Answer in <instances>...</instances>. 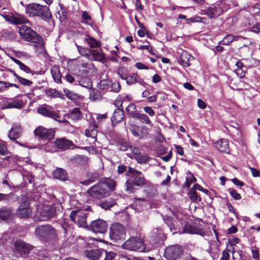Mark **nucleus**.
<instances>
[{"instance_id":"1","label":"nucleus","mask_w":260,"mask_h":260,"mask_svg":"<svg viewBox=\"0 0 260 260\" xmlns=\"http://www.w3.org/2000/svg\"><path fill=\"white\" fill-rule=\"evenodd\" d=\"M125 175L128 177L125 183V190L129 193H135L140 188L147 184V180L142 173L130 166H128Z\"/></svg>"},{"instance_id":"2","label":"nucleus","mask_w":260,"mask_h":260,"mask_svg":"<svg viewBox=\"0 0 260 260\" xmlns=\"http://www.w3.org/2000/svg\"><path fill=\"white\" fill-rule=\"evenodd\" d=\"M25 13L29 17H36L49 22L52 18V15L49 8L46 5L38 3H30L25 7Z\"/></svg>"},{"instance_id":"3","label":"nucleus","mask_w":260,"mask_h":260,"mask_svg":"<svg viewBox=\"0 0 260 260\" xmlns=\"http://www.w3.org/2000/svg\"><path fill=\"white\" fill-rule=\"evenodd\" d=\"M19 34L23 40L32 43L35 47L41 48L45 45L43 37L30 27L21 25L19 29Z\"/></svg>"},{"instance_id":"4","label":"nucleus","mask_w":260,"mask_h":260,"mask_svg":"<svg viewBox=\"0 0 260 260\" xmlns=\"http://www.w3.org/2000/svg\"><path fill=\"white\" fill-rule=\"evenodd\" d=\"M36 238L43 242H50L58 239V235L55 228L49 224L37 226L35 230Z\"/></svg>"},{"instance_id":"5","label":"nucleus","mask_w":260,"mask_h":260,"mask_svg":"<svg viewBox=\"0 0 260 260\" xmlns=\"http://www.w3.org/2000/svg\"><path fill=\"white\" fill-rule=\"evenodd\" d=\"M91 208L90 206L84 209H78L73 210L70 215L71 221L74 223L77 224L80 228H88L86 221L87 216L88 213L86 212L87 211H91Z\"/></svg>"},{"instance_id":"6","label":"nucleus","mask_w":260,"mask_h":260,"mask_svg":"<svg viewBox=\"0 0 260 260\" xmlns=\"http://www.w3.org/2000/svg\"><path fill=\"white\" fill-rule=\"evenodd\" d=\"M86 193L93 200H101L108 196L110 194L108 189L103 182H99L88 188Z\"/></svg>"},{"instance_id":"7","label":"nucleus","mask_w":260,"mask_h":260,"mask_svg":"<svg viewBox=\"0 0 260 260\" xmlns=\"http://www.w3.org/2000/svg\"><path fill=\"white\" fill-rule=\"evenodd\" d=\"M109 233L110 239L117 242L125 239L126 230L122 224L115 222L111 225Z\"/></svg>"},{"instance_id":"8","label":"nucleus","mask_w":260,"mask_h":260,"mask_svg":"<svg viewBox=\"0 0 260 260\" xmlns=\"http://www.w3.org/2000/svg\"><path fill=\"white\" fill-rule=\"evenodd\" d=\"M183 254V249L180 245H173L167 247L164 256L168 260L180 259Z\"/></svg>"},{"instance_id":"9","label":"nucleus","mask_w":260,"mask_h":260,"mask_svg":"<svg viewBox=\"0 0 260 260\" xmlns=\"http://www.w3.org/2000/svg\"><path fill=\"white\" fill-rule=\"evenodd\" d=\"M32 246L21 239L16 240L14 243L13 251L16 254L20 256L25 257L28 255L30 250L32 249Z\"/></svg>"},{"instance_id":"10","label":"nucleus","mask_w":260,"mask_h":260,"mask_svg":"<svg viewBox=\"0 0 260 260\" xmlns=\"http://www.w3.org/2000/svg\"><path fill=\"white\" fill-rule=\"evenodd\" d=\"M143 241L139 238L131 237L125 241L122 244V248L131 251L143 250Z\"/></svg>"},{"instance_id":"11","label":"nucleus","mask_w":260,"mask_h":260,"mask_svg":"<svg viewBox=\"0 0 260 260\" xmlns=\"http://www.w3.org/2000/svg\"><path fill=\"white\" fill-rule=\"evenodd\" d=\"M34 134L40 139L49 141L54 138L55 130L54 128H47L40 125L35 129Z\"/></svg>"},{"instance_id":"12","label":"nucleus","mask_w":260,"mask_h":260,"mask_svg":"<svg viewBox=\"0 0 260 260\" xmlns=\"http://www.w3.org/2000/svg\"><path fill=\"white\" fill-rule=\"evenodd\" d=\"M16 215L20 219H27L31 216L32 210L30 207V203L28 201H24L18 207L16 211Z\"/></svg>"},{"instance_id":"13","label":"nucleus","mask_w":260,"mask_h":260,"mask_svg":"<svg viewBox=\"0 0 260 260\" xmlns=\"http://www.w3.org/2000/svg\"><path fill=\"white\" fill-rule=\"evenodd\" d=\"M87 229L95 233L104 234L108 230V224L106 221L99 218L92 221Z\"/></svg>"},{"instance_id":"14","label":"nucleus","mask_w":260,"mask_h":260,"mask_svg":"<svg viewBox=\"0 0 260 260\" xmlns=\"http://www.w3.org/2000/svg\"><path fill=\"white\" fill-rule=\"evenodd\" d=\"M37 112L43 116L53 120H58V118H59V114L52 110L51 106L45 104L38 107Z\"/></svg>"},{"instance_id":"15","label":"nucleus","mask_w":260,"mask_h":260,"mask_svg":"<svg viewBox=\"0 0 260 260\" xmlns=\"http://www.w3.org/2000/svg\"><path fill=\"white\" fill-rule=\"evenodd\" d=\"M130 131L135 137L141 139L149 134V129L146 125L134 124L131 126Z\"/></svg>"},{"instance_id":"16","label":"nucleus","mask_w":260,"mask_h":260,"mask_svg":"<svg viewBox=\"0 0 260 260\" xmlns=\"http://www.w3.org/2000/svg\"><path fill=\"white\" fill-rule=\"evenodd\" d=\"M53 144L57 150L65 151L69 149L71 147L74 145L73 142L66 139L65 137L56 138L55 141L51 143Z\"/></svg>"},{"instance_id":"17","label":"nucleus","mask_w":260,"mask_h":260,"mask_svg":"<svg viewBox=\"0 0 260 260\" xmlns=\"http://www.w3.org/2000/svg\"><path fill=\"white\" fill-rule=\"evenodd\" d=\"M215 147L219 151L226 154L230 153L229 147V140L226 139H222L214 143Z\"/></svg>"},{"instance_id":"18","label":"nucleus","mask_w":260,"mask_h":260,"mask_svg":"<svg viewBox=\"0 0 260 260\" xmlns=\"http://www.w3.org/2000/svg\"><path fill=\"white\" fill-rule=\"evenodd\" d=\"M11 102H4L3 106L4 109L16 108L21 109L24 106L22 100L14 99H9Z\"/></svg>"},{"instance_id":"19","label":"nucleus","mask_w":260,"mask_h":260,"mask_svg":"<svg viewBox=\"0 0 260 260\" xmlns=\"http://www.w3.org/2000/svg\"><path fill=\"white\" fill-rule=\"evenodd\" d=\"M204 13L210 18H215L220 16L223 12L221 7L219 6H215L214 7H209L205 9Z\"/></svg>"},{"instance_id":"20","label":"nucleus","mask_w":260,"mask_h":260,"mask_svg":"<svg viewBox=\"0 0 260 260\" xmlns=\"http://www.w3.org/2000/svg\"><path fill=\"white\" fill-rule=\"evenodd\" d=\"M52 176L54 179L65 181L69 180L67 172L61 168H56L52 172Z\"/></svg>"},{"instance_id":"21","label":"nucleus","mask_w":260,"mask_h":260,"mask_svg":"<svg viewBox=\"0 0 260 260\" xmlns=\"http://www.w3.org/2000/svg\"><path fill=\"white\" fill-rule=\"evenodd\" d=\"M56 215V210L54 207L47 206L41 212V216L44 220H47L53 218Z\"/></svg>"},{"instance_id":"22","label":"nucleus","mask_w":260,"mask_h":260,"mask_svg":"<svg viewBox=\"0 0 260 260\" xmlns=\"http://www.w3.org/2000/svg\"><path fill=\"white\" fill-rule=\"evenodd\" d=\"M182 233L189 234L203 235L204 233V232L202 228L197 227L187 223L185 224L183 229Z\"/></svg>"},{"instance_id":"23","label":"nucleus","mask_w":260,"mask_h":260,"mask_svg":"<svg viewBox=\"0 0 260 260\" xmlns=\"http://www.w3.org/2000/svg\"><path fill=\"white\" fill-rule=\"evenodd\" d=\"M103 249H93L85 251V256L91 260H99L100 257L104 254Z\"/></svg>"},{"instance_id":"24","label":"nucleus","mask_w":260,"mask_h":260,"mask_svg":"<svg viewBox=\"0 0 260 260\" xmlns=\"http://www.w3.org/2000/svg\"><path fill=\"white\" fill-rule=\"evenodd\" d=\"M124 118V112L123 109H116L111 117V122L113 125H115L119 122H121Z\"/></svg>"},{"instance_id":"25","label":"nucleus","mask_w":260,"mask_h":260,"mask_svg":"<svg viewBox=\"0 0 260 260\" xmlns=\"http://www.w3.org/2000/svg\"><path fill=\"white\" fill-rule=\"evenodd\" d=\"M193 57L186 51L183 52L179 57V62L185 67H189L190 65V61L193 59Z\"/></svg>"},{"instance_id":"26","label":"nucleus","mask_w":260,"mask_h":260,"mask_svg":"<svg viewBox=\"0 0 260 260\" xmlns=\"http://www.w3.org/2000/svg\"><path fill=\"white\" fill-rule=\"evenodd\" d=\"M45 94L47 96L51 98H60L64 100V95L55 88H50L45 90Z\"/></svg>"},{"instance_id":"27","label":"nucleus","mask_w":260,"mask_h":260,"mask_svg":"<svg viewBox=\"0 0 260 260\" xmlns=\"http://www.w3.org/2000/svg\"><path fill=\"white\" fill-rule=\"evenodd\" d=\"M51 74L55 82L61 83V74L58 67L54 66L51 69Z\"/></svg>"},{"instance_id":"28","label":"nucleus","mask_w":260,"mask_h":260,"mask_svg":"<svg viewBox=\"0 0 260 260\" xmlns=\"http://www.w3.org/2000/svg\"><path fill=\"white\" fill-rule=\"evenodd\" d=\"M22 134V128L20 126H16L11 128L9 133V137L12 140H15L19 138Z\"/></svg>"},{"instance_id":"29","label":"nucleus","mask_w":260,"mask_h":260,"mask_svg":"<svg viewBox=\"0 0 260 260\" xmlns=\"http://www.w3.org/2000/svg\"><path fill=\"white\" fill-rule=\"evenodd\" d=\"M98 124L94 121L92 123L90 124V125L89 126V128L86 129L85 131V136L87 137H91L94 138L97 136V128Z\"/></svg>"},{"instance_id":"30","label":"nucleus","mask_w":260,"mask_h":260,"mask_svg":"<svg viewBox=\"0 0 260 260\" xmlns=\"http://www.w3.org/2000/svg\"><path fill=\"white\" fill-rule=\"evenodd\" d=\"M91 56V58L90 59L94 61H102L105 59L102 49H101L100 50L91 49L90 52Z\"/></svg>"},{"instance_id":"31","label":"nucleus","mask_w":260,"mask_h":260,"mask_svg":"<svg viewBox=\"0 0 260 260\" xmlns=\"http://www.w3.org/2000/svg\"><path fill=\"white\" fill-rule=\"evenodd\" d=\"M134 118H133L134 120H138L141 123L146 124L149 125H152V123L148 116L145 114L138 113L137 114L134 116Z\"/></svg>"},{"instance_id":"32","label":"nucleus","mask_w":260,"mask_h":260,"mask_svg":"<svg viewBox=\"0 0 260 260\" xmlns=\"http://www.w3.org/2000/svg\"><path fill=\"white\" fill-rule=\"evenodd\" d=\"M10 58L14 62L19 66L20 70L23 71L27 74H31L32 75L34 74V71H32L29 67L22 62L20 60L16 59L14 57H11Z\"/></svg>"},{"instance_id":"33","label":"nucleus","mask_w":260,"mask_h":260,"mask_svg":"<svg viewBox=\"0 0 260 260\" xmlns=\"http://www.w3.org/2000/svg\"><path fill=\"white\" fill-rule=\"evenodd\" d=\"M241 36H234L231 34L226 35L223 39L219 42L222 45H230L233 41H237Z\"/></svg>"},{"instance_id":"34","label":"nucleus","mask_w":260,"mask_h":260,"mask_svg":"<svg viewBox=\"0 0 260 260\" xmlns=\"http://www.w3.org/2000/svg\"><path fill=\"white\" fill-rule=\"evenodd\" d=\"M60 10L57 12V15L59 16V19L61 22H66L68 17V12L65 8L64 5L62 4L59 5Z\"/></svg>"},{"instance_id":"35","label":"nucleus","mask_w":260,"mask_h":260,"mask_svg":"<svg viewBox=\"0 0 260 260\" xmlns=\"http://www.w3.org/2000/svg\"><path fill=\"white\" fill-rule=\"evenodd\" d=\"M84 40L87 43L88 46L91 48H98L101 46V43L90 35H88L87 37L84 39Z\"/></svg>"},{"instance_id":"36","label":"nucleus","mask_w":260,"mask_h":260,"mask_svg":"<svg viewBox=\"0 0 260 260\" xmlns=\"http://www.w3.org/2000/svg\"><path fill=\"white\" fill-rule=\"evenodd\" d=\"M89 89V97L91 100L95 101L102 98L101 91L99 89L95 88H91Z\"/></svg>"},{"instance_id":"37","label":"nucleus","mask_w":260,"mask_h":260,"mask_svg":"<svg viewBox=\"0 0 260 260\" xmlns=\"http://www.w3.org/2000/svg\"><path fill=\"white\" fill-rule=\"evenodd\" d=\"M76 46L77 48L79 53L81 54V55L84 56L88 59L90 58L91 49L78 45L77 44H76Z\"/></svg>"},{"instance_id":"38","label":"nucleus","mask_w":260,"mask_h":260,"mask_svg":"<svg viewBox=\"0 0 260 260\" xmlns=\"http://www.w3.org/2000/svg\"><path fill=\"white\" fill-rule=\"evenodd\" d=\"M127 115L130 118L133 119L135 117L134 116L137 114L139 112H137V107L135 104L131 103L125 109Z\"/></svg>"},{"instance_id":"39","label":"nucleus","mask_w":260,"mask_h":260,"mask_svg":"<svg viewBox=\"0 0 260 260\" xmlns=\"http://www.w3.org/2000/svg\"><path fill=\"white\" fill-rule=\"evenodd\" d=\"M189 196L190 199L194 202H199L202 201L200 196L198 194L196 189L193 188V186L191 188L189 191Z\"/></svg>"},{"instance_id":"40","label":"nucleus","mask_w":260,"mask_h":260,"mask_svg":"<svg viewBox=\"0 0 260 260\" xmlns=\"http://www.w3.org/2000/svg\"><path fill=\"white\" fill-rule=\"evenodd\" d=\"M29 20L22 15L17 14L14 15L13 24H26L29 22Z\"/></svg>"},{"instance_id":"41","label":"nucleus","mask_w":260,"mask_h":260,"mask_svg":"<svg viewBox=\"0 0 260 260\" xmlns=\"http://www.w3.org/2000/svg\"><path fill=\"white\" fill-rule=\"evenodd\" d=\"M63 92L66 97L72 101H76L79 99L80 96L77 93L70 90L68 88H63Z\"/></svg>"},{"instance_id":"42","label":"nucleus","mask_w":260,"mask_h":260,"mask_svg":"<svg viewBox=\"0 0 260 260\" xmlns=\"http://www.w3.org/2000/svg\"><path fill=\"white\" fill-rule=\"evenodd\" d=\"M12 212L10 209L2 208L0 210V220L5 221L9 219L11 216Z\"/></svg>"},{"instance_id":"43","label":"nucleus","mask_w":260,"mask_h":260,"mask_svg":"<svg viewBox=\"0 0 260 260\" xmlns=\"http://www.w3.org/2000/svg\"><path fill=\"white\" fill-rule=\"evenodd\" d=\"M115 204V201L113 200H106L101 202L98 205L102 208L105 210H108L112 207Z\"/></svg>"},{"instance_id":"44","label":"nucleus","mask_w":260,"mask_h":260,"mask_svg":"<svg viewBox=\"0 0 260 260\" xmlns=\"http://www.w3.org/2000/svg\"><path fill=\"white\" fill-rule=\"evenodd\" d=\"M82 20L81 22L82 23L86 24L90 26H92L93 25L92 18L87 11H84L83 12L82 14Z\"/></svg>"},{"instance_id":"45","label":"nucleus","mask_w":260,"mask_h":260,"mask_svg":"<svg viewBox=\"0 0 260 260\" xmlns=\"http://www.w3.org/2000/svg\"><path fill=\"white\" fill-rule=\"evenodd\" d=\"M135 159L138 164H144L148 162L151 159V157L148 154H142L141 153L138 156L135 157Z\"/></svg>"},{"instance_id":"46","label":"nucleus","mask_w":260,"mask_h":260,"mask_svg":"<svg viewBox=\"0 0 260 260\" xmlns=\"http://www.w3.org/2000/svg\"><path fill=\"white\" fill-rule=\"evenodd\" d=\"M112 81L110 79H103L100 81L98 84V87L102 90H106L110 88Z\"/></svg>"},{"instance_id":"47","label":"nucleus","mask_w":260,"mask_h":260,"mask_svg":"<svg viewBox=\"0 0 260 260\" xmlns=\"http://www.w3.org/2000/svg\"><path fill=\"white\" fill-rule=\"evenodd\" d=\"M138 78L139 76L138 74L134 73L131 75H128L125 80H126L127 84L131 85L136 83L138 82Z\"/></svg>"},{"instance_id":"48","label":"nucleus","mask_w":260,"mask_h":260,"mask_svg":"<svg viewBox=\"0 0 260 260\" xmlns=\"http://www.w3.org/2000/svg\"><path fill=\"white\" fill-rule=\"evenodd\" d=\"M165 222L167 224L171 232L174 233L175 231V224L173 221V218L168 216H165L163 217Z\"/></svg>"},{"instance_id":"49","label":"nucleus","mask_w":260,"mask_h":260,"mask_svg":"<svg viewBox=\"0 0 260 260\" xmlns=\"http://www.w3.org/2000/svg\"><path fill=\"white\" fill-rule=\"evenodd\" d=\"M79 84L82 87L90 89L92 87V83L90 79L88 78H85L81 79L79 81Z\"/></svg>"},{"instance_id":"50","label":"nucleus","mask_w":260,"mask_h":260,"mask_svg":"<svg viewBox=\"0 0 260 260\" xmlns=\"http://www.w3.org/2000/svg\"><path fill=\"white\" fill-rule=\"evenodd\" d=\"M106 185V188H108L112 191H113L115 189L116 182L111 178H106L105 181L103 182Z\"/></svg>"},{"instance_id":"51","label":"nucleus","mask_w":260,"mask_h":260,"mask_svg":"<svg viewBox=\"0 0 260 260\" xmlns=\"http://www.w3.org/2000/svg\"><path fill=\"white\" fill-rule=\"evenodd\" d=\"M16 196L14 193L11 192L8 194H3L0 193V201L5 200L7 201H12L16 199Z\"/></svg>"},{"instance_id":"52","label":"nucleus","mask_w":260,"mask_h":260,"mask_svg":"<svg viewBox=\"0 0 260 260\" xmlns=\"http://www.w3.org/2000/svg\"><path fill=\"white\" fill-rule=\"evenodd\" d=\"M16 79L21 84L24 86H29L33 84V82L32 81L24 78L21 76H20L19 75Z\"/></svg>"},{"instance_id":"53","label":"nucleus","mask_w":260,"mask_h":260,"mask_svg":"<svg viewBox=\"0 0 260 260\" xmlns=\"http://www.w3.org/2000/svg\"><path fill=\"white\" fill-rule=\"evenodd\" d=\"M110 87H111V91L115 93L119 92L121 90V85L118 81L112 82Z\"/></svg>"},{"instance_id":"54","label":"nucleus","mask_w":260,"mask_h":260,"mask_svg":"<svg viewBox=\"0 0 260 260\" xmlns=\"http://www.w3.org/2000/svg\"><path fill=\"white\" fill-rule=\"evenodd\" d=\"M117 73L123 80H125L126 77L128 76V71L126 68L124 67L118 69Z\"/></svg>"},{"instance_id":"55","label":"nucleus","mask_w":260,"mask_h":260,"mask_svg":"<svg viewBox=\"0 0 260 260\" xmlns=\"http://www.w3.org/2000/svg\"><path fill=\"white\" fill-rule=\"evenodd\" d=\"M206 18H203L200 16L192 17L188 19H186V23L189 24V23L193 22H204L203 20H206Z\"/></svg>"},{"instance_id":"56","label":"nucleus","mask_w":260,"mask_h":260,"mask_svg":"<svg viewBox=\"0 0 260 260\" xmlns=\"http://www.w3.org/2000/svg\"><path fill=\"white\" fill-rule=\"evenodd\" d=\"M236 66L237 67V70H236V73L239 74V72L241 71V73H240V77H242L244 76V73L243 71L242 70V68L244 67L243 63L242 62V61L240 60H238L236 62Z\"/></svg>"},{"instance_id":"57","label":"nucleus","mask_w":260,"mask_h":260,"mask_svg":"<svg viewBox=\"0 0 260 260\" xmlns=\"http://www.w3.org/2000/svg\"><path fill=\"white\" fill-rule=\"evenodd\" d=\"M104 254L105 255V257L104 260H113L116 255V253L113 251L107 252L105 250H104Z\"/></svg>"},{"instance_id":"58","label":"nucleus","mask_w":260,"mask_h":260,"mask_svg":"<svg viewBox=\"0 0 260 260\" xmlns=\"http://www.w3.org/2000/svg\"><path fill=\"white\" fill-rule=\"evenodd\" d=\"M76 161L81 165H85L87 163L88 157L84 155H81L76 158Z\"/></svg>"},{"instance_id":"59","label":"nucleus","mask_w":260,"mask_h":260,"mask_svg":"<svg viewBox=\"0 0 260 260\" xmlns=\"http://www.w3.org/2000/svg\"><path fill=\"white\" fill-rule=\"evenodd\" d=\"M88 176V179H90L92 183H93L99 179L100 174L97 172H94L89 174Z\"/></svg>"},{"instance_id":"60","label":"nucleus","mask_w":260,"mask_h":260,"mask_svg":"<svg viewBox=\"0 0 260 260\" xmlns=\"http://www.w3.org/2000/svg\"><path fill=\"white\" fill-rule=\"evenodd\" d=\"M230 195L231 197L236 200H239L241 199V196L240 193H238L237 191L234 189H229Z\"/></svg>"},{"instance_id":"61","label":"nucleus","mask_w":260,"mask_h":260,"mask_svg":"<svg viewBox=\"0 0 260 260\" xmlns=\"http://www.w3.org/2000/svg\"><path fill=\"white\" fill-rule=\"evenodd\" d=\"M128 168L126 165H119L117 167V173L119 175L123 174L124 172H126L128 170Z\"/></svg>"},{"instance_id":"62","label":"nucleus","mask_w":260,"mask_h":260,"mask_svg":"<svg viewBox=\"0 0 260 260\" xmlns=\"http://www.w3.org/2000/svg\"><path fill=\"white\" fill-rule=\"evenodd\" d=\"M193 186L196 189L201 191L207 194L209 193V191L208 189L203 188L201 185L198 183L194 184Z\"/></svg>"},{"instance_id":"63","label":"nucleus","mask_w":260,"mask_h":260,"mask_svg":"<svg viewBox=\"0 0 260 260\" xmlns=\"http://www.w3.org/2000/svg\"><path fill=\"white\" fill-rule=\"evenodd\" d=\"M143 109L150 116H153L155 115V112L151 107L146 106L144 107Z\"/></svg>"},{"instance_id":"64","label":"nucleus","mask_w":260,"mask_h":260,"mask_svg":"<svg viewBox=\"0 0 260 260\" xmlns=\"http://www.w3.org/2000/svg\"><path fill=\"white\" fill-rule=\"evenodd\" d=\"M182 260H199L198 258L193 256L190 253H186Z\"/></svg>"}]
</instances>
